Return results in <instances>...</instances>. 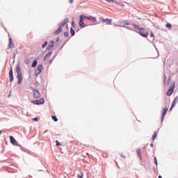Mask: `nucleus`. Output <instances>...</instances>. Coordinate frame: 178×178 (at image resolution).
I'll return each mask as SVG.
<instances>
[{
    "label": "nucleus",
    "instance_id": "obj_1",
    "mask_svg": "<svg viewBox=\"0 0 178 178\" xmlns=\"http://www.w3.org/2000/svg\"><path fill=\"white\" fill-rule=\"evenodd\" d=\"M16 72L17 73L18 84H20L23 81V75L22 74V69L19 65L16 66Z\"/></svg>",
    "mask_w": 178,
    "mask_h": 178
},
{
    "label": "nucleus",
    "instance_id": "obj_2",
    "mask_svg": "<svg viewBox=\"0 0 178 178\" xmlns=\"http://www.w3.org/2000/svg\"><path fill=\"white\" fill-rule=\"evenodd\" d=\"M139 34L140 35H141L142 37H144V38H147V37H148L149 35V33L147 32V30H145V29L144 28H141L139 30Z\"/></svg>",
    "mask_w": 178,
    "mask_h": 178
},
{
    "label": "nucleus",
    "instance_id": "obj_3",
    "mask_svg": "<svg viewBox=\"0 0 178 178\" xmlns=\"http://www.w3.org/2000/svg\"><path fill=\"white\" fill-rule=\"evenodd\" d=\"M34 105H44V103L45 102V100L44 98H41L39 100H35L32 102Z\"/></svg>",
    "mask_w": 178,
    "mask_h": 178
},
{
    "label": "nucleus",
    "instance_id": "obj_4",
    "mask_svg": "<svg viewBox=\"0 0 178 178\" xmlns=\"http://www.w3.org/2000/svg\"><path fill=\"white\" fill-rule=\"evenodd\" d=\"M102 23H106V24H108L109 26L112 24V19L109 18H106V19L102 18Z\"/></svg>",
    "mask_w": 178,
    "mask_h": 178
},
{
    "label": "nucleus",
    "instance_id": "obj_5",
    "mask_svg": "<svg viewBox=\"0 0 178 178\" xmlns=\"http://www.w3.org/2000/svg\"><path fill=\"white\" fill-rule=\"evenodd\" d=\"M168 112V108H164L161 113V122H163V119H165V116Z\"/></svg>",
    "mask_w": 178,
    "mask_h": 178
},
{
    "label": "nucleus",
    "instance_id": "obj_6",
    "mask_svg": "<svg viewBox=\"0 0 178 178\" xmlns=\"http://www.w3.org/2000/svg\"><path fill=\"white\" fill-rule=\"evenodd\" d=\"M10 83L13 81V69L11 67L9 72Z\"/></svg>",
    "mask_w": 178,
    "mask_h": 178
},
{
    "label": "nucleus",
    "instance_id": "obj_7",
    "mask_svg": "<svg viewBox=\"0 0 178 178\" xmlns=\"http://www.w3.org/2000/svg\"><path fill=\"white\" fill-rule=\"evenodd\" d=\"M178 102V96L176 97L174 100H173V102H172V104L171 106V108H170V111H172V109H173V108H175V106L176 105V104H177Z\"/></svg>",
    "mask_w": 178,
    "mask_h": 178
},
{
    "label": "nucleus",
    "instance_id": "obj_8",
    "mask_svg": "<svg viewBox=\"0 0 178 178\" xmlns=\"http://www.w3.org/2000/svg\"><path fill=\"white\" fill-rule=\"evenodd\" d=\"M173 91H175V87L174 86L169 88V90L167 92V95L168 97H170V95H172V94H173Z\"/></svg>",
    "mask_w": 178,
    "mask_h": 178
},
{
    "label": "nucleus",
    "instance_id": "obj_9",
    "mask_svg": "<svg viewBox=\"0 0 178 178\" xmlns=\"http://www.w3.org/2000/svg\"><path fill=\"white\" fill-rule=\"evenodd\" d=\"M10 140L11 144H13V145H17V142L16 141V139H15V138L12 136H10Z\"/></svg>",
    "mask_w": 178,
    "mask_h": 178
},
{
    "label": "nucleus",
    "instance_id": "obj_10",
    "mask_svg": "<svg viewBox=\"0 0 178 178\" xmlns=\"http://www.w3.org/2000/svg\"><path fill=\"white\" fill-rule=\"evenodd\" d=\"M41 70H42V65H38L35 74H40V73H41Z\"/></svg>",
    "mask_w": 178,
    "mask_h": 178
},
{
    "label": "nucleus",
    "instance_id": "obj_11",
    "mask_svg": "<svg viewBox=\"0 0 178 178\" xmlns=\"http://www.w3.org/2000/svg\"><path fill=\"white\" fill-rule=\"evenodd\" d=\"M79 26L82 29L86 27V24L84 23V19H81V17H79Z\"/></svg>",
    "mask_w": 178,
    "mask_h": 178
},
{
    "label": "nucleus",
    "instance_id": "obj_12",
    "mask_svg": "<svg viewBox=\"0 0 178 178\" xmlns=\"http://www.w3.org/2000/svg\"><path fill=\"white\" fill-rule=\"evenodd\" d=\"M33 95H34L35 98H40L41 97V95L40 94V92L37 90H34Z\"/></svg>",
    "mask_w": 178,
    "mask_h": 178
},
{
    "label": "nucleus",
    "instance_id": "obj_13",
    "mask_svg": "<svg viewBox=\"0 0 178 178\" xmlns=\"http://www.w3.org/2000/svg\"><path fill=\"white\" fill-rule=\"evenodd\" d=\"M52 48H54V40H51L49 43V45L47 47V49L48 51H49V49H52Z\"/></svg>",
    "mask_w": 178,
    "mask_h": 178
},
{
    "label": "nucleus",
    "instance_id": "obj_14",
    "mask_svg": "<svg viewBox=\"0 0 178 178\" xmlns=\"http://www.w3.org/2000/svg\"><path fill=\"white\" fill-rule=\"evenodd\" d=\"M52 56V52H49L44 58V60H48Z\"/></svg>",
    "mask_w": 178,
    "mask_h": 178
},
{
    "label": "nucleus",
    "instance_id": "obj_15",
    "mask_svg": "<svg viewBox=\"0 0 178 178\" xmlns=\"http://www.w3.org/2000/svg\"><path fill=\"white\" fill-rule=\"evenodd\" d=\"M9 48H15V44L12 42V38H9V44H8Z\"/></svg>",
    "mask_w": 178,
    "mask_h": 178
},
{
    "label": "nucleus",
    "instance_id": "obj_16",
    "mask_svg": "<svg viewBox=\"0 0 178 178\" xmlns=\"http://www.w3.org/2000/svg\"><path fill=\"white\" fill-rule=\"evenodd\" d=\"M68 22H69V19H67V18L65 19L61 23H60V27H63V26H65V24H66V23H67Z\"/></svg>",
    "mask_w": 178,
    "mask_h": 178
},
{
    "label": "nucleus",
    "instance_id": "obj_17",
    "mask_svg": "<svg viewBox=\"0 0 178 178\" xmlns=\"http://www.w3.org/2000/svg\"><path fill=\"white\" fill-rule=\"evenodd\" d=\"M136 152H137L138 158L140 159H143V157L141 156V150L140 149H138L136 150Z\"/></svg>",
    "mask_w": 178,
    "mask_h": 178
},
{
    "label": "nucleus",
    "instance_id": "obj_18",
    "mask_svg": "<svg viewBox=\"0 0 178 178\" xmlns=\"http://www.w3.org/2000/svg\"><path fill=\"white\" fill-rule=\"evenodd\" d=\"M88 20H90L91 22H97V18L95 17H88Z\"/></svg>",
    "mask_w": 178,
    "mask_h": 178
},
{
    "label": "nucleus",
    "instance_id": "obj_19",
    "mask_svg": "<svg viewBox=\"0 0 178 178\" xmlns=\"http://www.w3.org/2000/svg\"><path fill=\"white\" fill-rule=\"evenodd\" d=\"M60 31H62V26H60L59 29H58L55 31V34H59V33H60Z\"/></svg>",
    "mask_w": 178,
    "mask_h": 178
},
{
    "label": "nucleus",
    "instance_id": "obj_20",
    "mask_svg": "<svg viewBox=\"0 0 178 178\" xmlns=\"http://www.w3.org/2000/svg\"><path fill=\"white\" fill-rule=\"evenodd\" d=\"M70 33L72 36L74 35V34H76V31H74V29H73V28L70 29Z\"/></svg>",
    "mask_w": 178,
    "mask_h": 178
},
{
    "label": "nucleus",
    "instance_id": "obj_21",
    "mask_svg": "<svg viewBox=\"0 0 178 178\" xmlns=\"http://www.w3.org/2000/svg\"><path fill=\"white\" fill-rule=\"evenodd\" d=\"M79 17L84 20V19H88L89 17L86 16V15H81Z\"/></svg>",
    "mask_w": 178,
    "mask_h": 178
},
{
    "label": "nucleus",
    "instance_id": "obj_22",
    "mask_svg": "<svg viewBox=\"0 0 178 178\" xmlns=\"http://www.w3.org/2000/svg\"><path fill=\"white\" fill-rule=\"evenodd\" d=\"M157 136H158V133H157L156 131H155V132H154V134L153 135L152 139L153 140H155V138H156Z\"/></svg>",
    "mask_w": 178,
    "mask_h": 178
},
{
    "label": "nucleus",
    "instance_id": "obj_23",
    "mask_svg": "<svg viewBox=\"0 0 178 178\" xmlns=\"http://www.w3.org/2000/svg\"><path fill=\"white\" fill-rule=\"evenodd\" d=\"M134 29H136V30H139L141 29V28H140V26L138 25H136V24H133Z\"/></svg>",
    "mask_w": 178,
    "mask_h": 178
},
{
    "label": "nucleus",
    "instance_id": "obj_24",
    "mask_svg": "<svg viewBox=\"0 0 178 178\" xmlns=\"http://www.w3.org/2000/svg\"><path fill=\"white\" fill-rule=\"evenodd\" d=\"M106 2H113L114 3H118V1L116 0H105Z\"/></svg>",
    "mask_w": 178,
    "mask_h": 178
},
{
    "label": "nucleus",
    "instance_id": "obj_25",
    "mask_svg": "<svg viewBox=\"0 0 178 178\" xmlns=\"http://www.w3.org/2000/svg\"><path fill=\"white\" fill-rule=\"evenodd\" d=\"M37 66V60H34L32 63V67H35Z\"/></svg>",
    "mask_w": 178,
    "mask_h": 178
},
{
    "label": "nucleus",
    "instance_id": "obj_26",
    "mask_svg": "<svg viewBox=\"0 0 178 178\" xmlns=\"http://www.w3.org/2000/svg\"><path fill=\"white\" fill-rule=\"evenodd\" d=\"M165 27H167V29H172V24H170V23H168L165 25Z\"/></svg>",
    "mask_w": 178,
    "mask_h": 178
},
{
    "label": "nucleus",
    "instance_id": "obj_27",
    "mask_svg": "<svg viewBox=\"0 0 178 178\" xmlns=\"http://www.w3.org/2000/svg\"><path fill=\"white\" fill-rule=\"evenodd\" d=\"M51 118H52L53 120H54V122H58V118H56V116L52 115Z\"/></svg>",
    "mask_w": 178,
    "mask_h": 178
},
{
    "label": "nucleus",
    "instance_id": "obj_28",
    "mask_svg": "<svg viewBox=\"0 0 178 178\" xmlns=\"http://www.w3.org/2000/svg\"><path fill=\"white\" fill-rule=\"evenodd\" d=\"M47 45H48V42H45L43 44H42V48H45L47 47Z\"/></svg>",
    "mask_w": 178,
    "mask_h": 178
},
{
    "label": "nucleus",
    "instance_id": "obj_29",
    "mask_svg": "<svg viewBox=\"0 0 178 178\" xmlns=\"http://www.w3.org/2000/svg\"><path fill=\"white\" fill-rule=\"evenodd\" d=\"M83 172H81L80 174H79L78 175H77V177L78 178H83Z\"/></svg>",
    "mask_w": 178,
    "mask_h": 178
},
{
    "label": "nucleus",
    "instance_id": "obj_30",
    "mask_svg": "<svg viewBox=\"0 0 178 178\" xmlns=\"http://www.w3.org/2000/svg\"><path fill=\"white\" fill-rule=\"evenodd\" d=\"M56 145L57 147H59V145H60V143H59V141L56 140Z\"/></svg>",
    "mask_w": 178,
    "mask_h": 178
},
{
    "label": "nucleus",
    "instance_id": "obj_31",
    "mask_svg": "<svg viewBox=\"0 0 178 178\" xmlns=\"http://www.w3.org/2000/svg\"><path fill=\"white\" fill-rule=\"evenodd\" d=\"M64 35H65V37H67V38L69 37V33L65 32Z\"/></svg>",
    "mask_w": 178,
    "mask_h": 178
},
{
    "label": "nucleus",
    "instance_id": "obj_32",
    "mask_svg": "<svg viewBox=\"0 0 178 178\" xmlns=\"http://www.w3.org/2000/svg\"><path fill=\"white\" fill-rule=\"evenodd\" d=\"M33 120H35V122H38V118H33Z\"/></svg>",
    "mask_w": 178,
    "mask_h": 178
},
{
    "label": "nucleus",
    "instance_id": "obj_33",
    "mask_svg": "<svg viewBox=\"0 0 178 178\" xmlns=\"http://www.w3.org/2000/svg\"><path fill=\"white\" fill-rule=\"evenodd\" d=\"M156 166H158V161H154Z\"/></svg>",
    "mask_w": 178,
    "mask_h": 178
},
{
    "label": "nucleus",
    "instance_id": "obj_34",
    "mask_svg": "<svg viewBox=\"0 0 178 178\" xmlns=\"http://www.w3.org/2000/svg\"><path fill=\"white\" fill-rule=\"evenodd\" d=\"M150 37H153L154 38V33L151 32Z\"/></svg>",
    "mask_w": 178,
    "mask_h": 178
},
{
    "label": "nucleus",
    "instance_id": "obj_35",
    "mask_svg": "<svg viewBox=\"0 0 178 178\" xmlns=\"http://www.w3.org/2000/svg\"><path fill=\"white\" fill-rule=\"evenodd\" d=\"M72 27H74V22H72Z\"/></svg>",
    "mask_w": 178,
    "mask_h": 178
},
{
    "label": "nucleus",
    "instance_id": "obj_36",
    "mask_svg": "<svg viewBox=\"0 0 178 178\" xmlns=\"http://www.w3.org/2000/svg\"><path fill=\"white\" fill-rule=\"evenodd\" d=\"M121 156H122V158H124V159L126 158V156H124V155H123V154H121Z\"/></svg>",
    "mask_w": 178,
    "mask_h": 178
},
{
    "label": "nucleus",
    "instance_id": "obj_37",
    "mask_svg": "<svg viewBox=\"0 0 178 178\" xmlns=\"http://www.w3.org/2000/svg\"><path fill=\"white\" fill-rule=\"evenodd\" d=\"M70 3H73V0H70Z\"/></svg>",
    "mask_w": 178,
    "mask_h": 178
},
{
    "label": "nucleus",
    "instance_id": "obj_38",
    "mask_svg": "<svg viewBox=\"0 0 178 178\" xmlns=\"http://www.w3.org/2000/svg\"><path fill=\"white\" fill-rule=\"evenodd\" d=\"M156 161H158V160L156 159V157H154V162H156Z\"/></svg>",
    "mask_w": 178,
    "mask_h": 178
},
{
    "label": "nucleus",
    "instance_id": "obj_39",
    "mask_svg": "<svg viewBox=\"0 0 178 178\" xmlns=\"http://www.w3.org/2000/svg\"><path fill=\"white\" fill-rule=\"evenodd\" d=\"M125 24H126V26H129V23H127V22L125 23Z\"/></svg>",
    "mask_w": 178,
    "mask_h": 178
},
{
    "label": "nucleus",
    "instance_id": "obj_40",
    "mask_svg": "<svg viewBox=\"0 0 178 178\" xmlns=\"http://www.w3.org/2000/svg\"><path fill=\"white\" fill-rule=\"evenodd\" d=\"M56 41L57 42L59 41V38H57Z\"/></svg>",
    "mask_w": 178,
    "mask_h": 178
},
{
    "label": "nucleus",
    "instance_id": "obj_41",
    "mask_svg": "<svg viewBox=\"0 0 178 178\" xmlns=\"http://www.w3.org/2000/svg\"><path fill=\"white\" fill-rule=\"evenodd\" d=\"M151 147H154V145L153 144H150Z\"/></svg>",
    "mask_w": 178,
    "mask_h": 178
},
{
    "label": "nucleus",
    "instance_id": "obj_42",
    "mask_svg": "<svg viewBox=\"0 0 178 178\" xmlns=\"http://www.w3.org/2000/svg\"><path fill=\"white\" fill-rule=\"evenodd\" d=\"M159 178H162V176L159 175Z\"/></svg>",
    "mask_w": 178,
    "mask_h": 178
},
{
    "label": "nucleus",
    "instance_id": "obj_43",
    "mask_svg": "<svg viewBox=\"0 0 178 178\" xmlns=\"http://www.w3.org/2000/svg\"><path fill=\"white\" fill-rule=\"evenodd\" d=\"M0 134H2V131H0Z\"/></svg>",
    "mask_w": 178,
    "mask_h": 178
}]
</instances>
